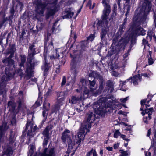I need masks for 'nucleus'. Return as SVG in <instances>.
I'll return each instance as SVG.
<instances>
[{
  "instance_id": "nucleus-47",
  "label": "nucleus",
  "mask_w": 156,
  "mask_h": 156,
  "mask_svg": "<svg viewBox=\"0 0 156 156\" xmlns=\"http://www.w3.org/2000/svg\"><path fill=\"white\" fill-rule=\"evenodd\" d=\"M56 54H57V53ZM59 55L58 54V55H56L55 56L54 55L51 56H50V59H55L56 58H59Z\"/></svg>"
},
{
  "instance_id": "nucleus-48",
  "label": "nucleus",
  "mask_w": 156,
  "mask_h": 156,
  "mask_svg": "<svg viewBox=\"0 0 156 156\" xmlns=\"http://www.w3.org/2000/svg\"><path fill=\"white\" fill-rule=\"evenodd\" d=\"M122 154L119 156H127L128 154L126 151H123L121 152Z\"/></svg>"
},
{
  "instance_id": "nucleus-14",
  "label": "nucleus",
  "mask_w": 156,
  "mask_h": 156,
  "mask_svg": "<svg viewBox=\"0 0 156 156\" xmlns=\"http://www.w3.org/2000/svg\"><path fill=\"white\" fill-rule=\"evenodd\" d=\"M135 33L136 35H144L146 34L145 30L140 27H138Z\"/></svg>"
},
{
  "instance_id": "nucleus-20",
  "label": "nucleus",
  "mask_w": 156,
  "mask_h": 156,
  "mask_svg": "<svg viewBox=\"0 0 156 156\" xmlns=\"http://www.w3.org/2000/svg\"><path fill=\"white\" fill-rule=\"evenodd\" d=\"M26 72L27 75V79H29L31 77L32 73V70L31 69H30L27 68V69Z\"/></svg>"
},
{
  "instance_id": "nucleus-25",
  "label": "nucleus",
  "mask_w": 156,
  "mask_h": 156,
  "mask_svg": "<svg viewBox=\"0 0 156 156\" xmlns=\"http://www.w3.org/2000/svg\"><path fill=\"white\" fill-rule=\"evenodd\" d=\"M49 129L48 126H47L43 132V134L45 136L47 137L49 135Z\"/></svg>"
},
{
  "instance_id": "nucleus-11",
  "label": "nucleus",
  "mask_w": 156,
  "mask_h": 156,
  "mask_svg": "<svg viewBox=\"0 0 156 156\" xmlns=\"http://www.w3.org/2000/svg\"><path fill=\"white\" fill-rule=\"evenodd\" d=\"M145 6L144 8V11L146 13L148 12L151 9V2L149 0L146 1L144 3L143 6Z\"/></svg>"
},
{
  "instance_id": "nucleus-26",
  "label": "nucleus",
  "mask_w": 156,
  "mask_h": 156,
  "mask_svg": "<svg viewBox=\"0 0 156 156\" xmlns=\"http://www.w3.org/2000/svg\"><path fill=\"white\" fill-rule=\"evenodd\" d=\"M150 150L153 151L154 154H156V144H151L150 148Z\"/></svg>"
},
{
  "instance_id": "nucleus-9",
  "label": "nucleus",
  "mask_w": 156,
  "mask_h": 156,
  "mask_svg": "<svg viewBox=\"0 0 156 156\" xmlns=\"http://www.w3.org/2000/svg\"><path fill=\"white\" fill-rule=\"evenodd\" d=\"M37 7V9L36 11L37 13L41 16L43 15L44 9L45 7V5L41 4L39 2H35Z\"/></svg>"
},
{
  "instance_id": "nucleus-46",
  "label": "nucleus",
  "mask_w": 156,
  "mask_h": 156,
  "mask_svg": "<svg viewBox=\"0 0 156 156\" xmlns=\"http://www.w3.org/2000/svg\"><path fill=\"white\" fill-rule=\"evenodd\" d=\"M66 82V80L65 77L63 76L62 78V86L64 85Z\"/></svg>"
},
{
  "instance_id": "nucleus-30",
  "label": "nucleus",
  "mask_w": 156,
  "mask_h": 156,
  "mask_svg": "<svg viewBox=\"0 0 156 156\" xmlns=\"http://www.w3.org/2000/svg\"><path fill=\"white\" fill-rule=\"evenodd\" d=\"M63 96H65L64 93L63 92H60L57 93V98H61Z\"/></svg>"
},
{
  "instance_id": "nucleus-24",
  "label": "nucleus",
  "mask_w": 156,
  "mask_h": 156,
  "mask_svg": "<svg viewBox=\"0 0 156 156\" xmlns=\"http://www.w3.org/2000/svg\"><path fill=\"white\" fill-rule=\"evenodd\" d=\"M21 59V63L20 65V66H23V64L26 61V57L24 55H21L20 56Z\"/></svg>"
},
{
  "instance_id": "nucleus-49",
  "label": "nucleus",
  "mask_w": 156,
  "mask_h": 156,
  "mask_svg": "<svg viewBox=\"0 0 156 156\" xmlns=\"http://www.w3.org/2000/svg\"><path fill=\"white\" fill-rule=\"evenodd\" d=\"M48 143V141L47 139H44L43 143V146L44 147L47 145Z\"/></svg>"
},
{
  "instance_id": "nucleus-55",
  "label": "nucleus",
  "mask_w": 156,
  "mask_h": 156,
  "mask_svg": "<svg viewBox=\"0 0 156 156\" xmlns=\"http://www.w3.org/2000/svg\"><path fill=\"white\" fill-rule=\"evenodd\" d=\"M16 122V120L15 119H12V120L11 121V123L13 125L15 124Z\"/></svg>"
},
{
  "instance_id": "nucleus-36",
  "label": "nucleus",
  "mask_w": 156,
  "mask_h": 156,
  "mask_svg": "<svg viewBox=\"0 0 156 156\" xmlns=\"http://www.w3.org/2000/svg\"><path fill=\"white\" fill-rule=\"evenodd\" d=\"M23 103L24 101L23 99H20V100L18 101V103L19 104V108H20L22 106V105L23 104Z\"/></svg>"
},
{
  "instance_id": "nucleus-18",
  "label": "nucleus",
  "mask_w": 156,
  "mask_h": 156,
  "mask_svg": "<svg viewBox=\"0 0 156 156\" xmlns=\"http://www.w3.org/2000/svg\"><path fill=\"white\" fill-rule=\"evenodd\" d=\"M86 156H98V154L95 149L92 148L87 153Z\"/></svg>"
},
{
  "instance_id": "nucleus-31",
  "label": "nucleus",
  "mask_w": 156,
  "mask_h": 156,
  "mask_svg": "<svg viewBox=\"0 0 156 156\" xmlns=\"http://www.w3.org/2000/svg\"><path fill=\"white\" fill-rule=\"evenodd\" d=\"M95 37L94 34H91L87 38V40L91 41L94 39Z\"/></svg>"
},
{
  "instance_id": "nucleus-60",
  "label": "nucleus",
  "mask_w": 156,
  "mask_h": 156,
  "mask_svg": "<svg viewBox=\"0 0 156 156\" xmlns=\"http://www.w3.org/2000/svg\"><path fill=\"white\" fill-rule=\"evenodd\" d=\"M145 155L146 156H150L151 155V153L150 152H145Z\"/></svg>"
},
{
  "instance_id": "nucleus-6",
  "label": "nucleus",
  "mask_w": 156,
  "mask_h": 156,
  "mask_svg": "<svg viewBox=\"0 0 156 156\" xmlns=\"http://www.w3.org/2000/svg\"><path fill=\"white\" fill-rule=\"evenodd\" d=\"M59 9V6L58 5H55L48 9L46 14V16L47 17L53 15Z\"/></svg>"
},
{
  "instance_id": "nucleus-29",
  "label": "nucleus",
  "mask_w": 156,
  "mask_h": 156,
  "mask_svg": "<svg viewBox=\"0 0 156 156\" xmlns=\"http://www.w3.org/2000/svg\"><path fill=\"white\" fill-rule=\"evenodd\" d=\"M106 30H105L103 29H102V30L101 33V39L103 38L105 36V35H106Z\"/></svg>"
},
{
  "instance_id": "nucleus-41",
  "label": "nucleus",
  "mask_w": 156,
  "mask_h": 156,
  "mask_svg": "<svg viewBox=\"0 0 156 156\" xmlns=\"http://www.w3.org/2000/svg\"><path fill=\"white\" fill-rule=\"evenodd\" d=\"M154 61L151 57H150L148 59V63L149 65H151L153 64Z\"/></svg>"
},
{
  "instance_id": "nucleus-63",
  "label": "nucleus",
  "mask_w": 156,
  "mask_h": 156,
  "mask_svg": "<svg viewBox=\"0 0 156 156\" xmlns=\"http://www.w3.org/2000/svg\"><path fill=\"white\" fill-rule=\"evenodd\" d=\"M31 81L36 83L37 81V80L36 79H31Z\"/></svg>"
},
{
  "instance_id": "nucleus-35",
  "label": "nucleus",
  "mask_w": 156,
  "mask_h": 156,
  "mask_svg": "<svg viewBox=\"0 0 156 156\" xmlns=\"http://www.w3.org/2000/svg\"><path fill=\"white\" fill-rule=\"evenodd\" d=\"M101 108H99V109H98H98H96L95 110V112L96 114H101L102 113V112H104L101 109Z\"/></svg>"
},
{
  "instance_id": "nucleus-62",
  "label": "nucleus",
  "mask_w": 156,
  "mask_h": 156,
  "mask_svg": "<svg viewBox=\"0 0 156 156\" xmlns=\"http://www.w3.org/2000/svg\"><path fill=\"white\" fill-rule=\"evenodd\" d=\"M22 92L20 91L19 92V93L18 94V95L20 96V97H21L22 98Z\"/></svg>"
},
{
  "instance_id": "nucleus-28",
  "label": "nucleus",
  "mask_w": 156,
  "mask_h": 156,
  "mask_svg": "<svg viewBox=\"0 0 156 156\" xmlns=\"http://www.w3.org/2000/svg\"><path fill=\"white\" fill-rule=\"evenodd\" d=\"M65 96H63L61 98H57V103L58 104H61L62 102L64 101L65 99Z\"/></svg>"
},
{
  "instance_id": "nucleus-13",
  "label": "nucleus",
  "mask_w": 156,
  "mask_h": 156,
  "mask_svg": "<svg viewBox=\"0 0 156 156\" xmlns=\"http://www.w3.org/2000/svg\"><path fill=\"white\" fill-rule=\"evenodd\" d=\"M50 104L49 103L44 102L43 103L44 110L43 112V115L44 117H46V111H48L49 109Z\"/></svg>"
},
{
  "instance_id": "nucleus-4",
  "label": "nucleus",
  "mask_w": 156,
  "mask_h": 156,
  "mask_svg": "<svg viewBox=\"0 0 156 156\" xmlns=\"http://www.w3.org/2000/svg\"><path fill=\"white\" fill-rule=\"evenodd\" d=\"M153 111V108H152L149 109H146L145 111L142 112V114L144 116L143 121L145 123L147 124L148 121L151 119V115Z\"/></svg>"
},
{
  "instance_id": "nucleus-10",
  "label": "nucleus",
  "mask_w": 156,
  "mask_h": 156,
  "mask_svg": "<svg viewBox=\"0 0 156 156\" xmlns=\"http://www.w3.org/2000/svg\"><path fill=\"white\" fill-rule=\"evenodd\" d=\"M146 17H144L143 18H141V17L140 16V15H136L135 14L133 19V20L135 23L137 22H139L141 24L143 23L144 21L146 20Z\"/></svg>"
},
{
  "instance_id": "nucleus-12",
  "label": "nucleus",
  "mask_w": 156,
  "mask_h": 156,
  "mask_svg": "<svg viewBox=\"0 0 156 156\" xmlns=\"http://www.w3.org/2000/svg\"><path fill=\"white\" fill-rule=\"evenodd\" d=\"M122 63H118L115 62L112 64L111 66V69L112 70H113L118 69L121 67H124L126 65L125 63H124L122 65H121Z\"/></svg>"
},
{
  "instance_id": "nucleus-33",
  "label": "nucleus",
  "mask_w": 156,
  "mask_h": 156,
  "mask_svg": "<svg viewBox=\"0 0 156 156\" xmlns=\"http://www.w3.org/2000/svg\"><path fill=\"white\" fill-rule=\"evenodd\" d=\"M46 0H37L36 2H39L41 3V4L43 5H46V4H47V3H46Z\"/></svg>"
},
{
  "instance_id": "nucleus-50",
  "label": "nucleus",
  "mask_w": 156,
  "mask_h": 156,
  "mask_svg": "<svg viewBox=\"0 0 156 156\" xmlns=\"http://www.w3.org/2000/svg\"><path fill=\"white\" fill-rule=\"evenodd\" d=\"M89 82L90 85L92 87H93L95 84V82L94 80L92 81L89 80Z\"/></svg>"
},
{
  "instance_id": "nucleus-32",
  "label": "nucleus",
  "mask_w": 156,
  "mask_h": 156,
  "mask_svg": "<svg viewBox=\"0 0 156 156\" xmlns=\"http://www.w3.org/2000/svg\"><path fill=\"white\" fill-rule=\"evenodd\" d=\"M156 131H154V138H153V143H152L151 144H156Z\"/></svg>"
},
{
  "instance_id": "nucleus-45",
  "label": "nucleus",
  "mask_w": 156,
  "mask_h": 156,
  "mask_svg": "<svg viewBox=\"0 0 156 156\" xmlns=\"http://www.w3.org/2000/svg\"><path fill=\"white\" fill-rule=\"evenodd\" d=\"M40 105L41 104L40 102L38 101H37L34 105L33 106L34 107H37L40 106Z\"/></svg>"
},
{
  "instance_id": "nucleus-17",
  "label": "nucleus",
  "mask_w": 156,
  "mask_h": 156,
  "mask_svg": "<svg viewBox=\"0 0 156 156\" xmlns=\"http://www.w3.org/2000/svg\"><path fill=\"white\" fill-rule=\"evenodd\" d=\"M32 126L31 125L30 122H27V126L26 127V129H29L28 132V135L30 136H33L34 134L32 133Z\"/></svg>"
},
{
  "instance_id": "nucleus-22",
  "label": "nucleus",
  "mask_w": 156,
  "mask_h": 156,
  "mask_svg": "<svg viewBox=\"0 0 156 156\" xmlns=\"http://www.w3.org/2000/svg\"><path fill=\"white\" fill-rule=\"evenodd\" d=\"M52 94V87L50 89H48V91L45 94V96L48 97L49 96L51 95Z\"/></svg>"
},
{
  "instance_id": "nucleus-1",
  "label": "nucleus",
  "mask_w": 156,
  "mask_h": 156,
  "mask_svg": "<svg viewBox=\"0 0 156 156\" xmlns=\"http://www.w3.org/2000/svg\"><path fill=\"white\" fill-rule=\"evenodd\" d=\"M73 133L70 132L69 130L66 129L62 133L61 139L64 143L66 142L68 144V147L72 148L73 146L76 144L80 145V143L85 136L84 131L80 129L78 133L77 136L75 135L73 136L72 140L70 137V136H73Z\"/></svg>"
},
{
  "instance_id": "nucleus-27",
  "label": "nucleus",
  "mask_w": 156,
  "mask_h": 156,
  "mask_svg": "<svg viewBox=\"0 0 156 156\" xmlns=\"http://www.w3.org/2000/svg\"><path fill=\"white\" fill-rule=\"evenodd\" d=\"M121 134L119 130H116L114 132V137L115 138H117L119 136H120Z\"/></svg>"
},
{
  "instance_id": "nucleus-5",
  "label": "nucleus",
  "mask_w": 156,
  "mask_h": 156,
  "mask_svg": "<svg viewBox=\"0 0 156 156\" xmlns=\"http://www.w3.org/2000/svg\"><path fill=\"white\" fill-rule=\"evenodd\" d=\"M103 85L102 83L101 82L99 88V90L97 91L96 92H94L95 90H96L97 88H93L90 87L89 91L88 89L85 88L84 89V93L86 94H87L88 93L91 92L94 95L97 96L98 94L100 93L101 91L103 90Z\"/></svg>"
},
{
  "instance_id": "nucleus-52",
  "label": "nucleus",
  "mask_w": 156,
  "mask_h": 156,
  "mask_svg": "<svg viewBox=\"0 0 156 156\" xmlns=\"http://www.w3.org/2000/svg\"><path fill=\"white\" fill-rule=\"evenodd\" d=\"M112 74L113 75L115 76H117L119 75V74L118 73L113 71L112 72Z\"/></svg>"
},
{
  "instance_id": "nucleus-40",
  "label": "nucleus",
  "mask_w": 156,
  "mask_h": 156,
  "mask_svg": "<svg viewBox=\"0 0 156 156\" xmlns=\"http://www.w3.org/2000/svg\"><path fill=\"white\" fill-rule=\"evenodd\" d=\"M142 44L144 45V49L145 48L146 45L148 46V42L146 41L145 39H143L142 40Z\"/></svg>"
},
{
  "instance_id": "nucleus-7",
  "label": "nucleus",
  "mask_w": 156,
  "mask_h": 156,
  "mask_svg": "<svg viewBox=\"0 0 156 156\" xmlns=\"http://www.w3.org/2000/svg\"><path fill=\"white\" fill-rule=\"evenodd\" d=\"M55 154L53 148L44 149L43 153L40 154L38 156H55Z\"/></svg>"
},
{
  "instance_id": "nucleus-53",
  "label": "nucleus",
  "mask_w": 156,
  "mask_h": 156,
  "mask_svg": "<svg viewBox=\"0 0 156 156\" xmlns=\"http://www.w3.org/2000/svg\"><path fill=\"white\" fill-rule=\"evenodd\" d=\"M12 153V150L9 151L8 150L7 151L6 154L8 155H10Z\"/></svg>"
},
{
  "instance_id": "nucleus-8",
  "label": "nucleus",
  "mask_w": 156,
  "mask_h": 156,
  "mask_svg": "<svg viewBox=\"0 0 156 156\" xmlns=\"http://www.w3.org/2000/svg\"><path fill=\"white\" fill-rule=\"evenodd\" d=\"M74 12L71 9H67L63 15V19L71 18L74 15Z\"/></svg>"
},
{
  "instance_id": "nucleus-37",
  "label": "nucleus",
  "mask_w": 156,
  "mask_h": 156,
  "mask_svg": "<svg viewBox=\"0 0 156 156\" xmlns=\"http://www.w3.org/2000/svg\"><path fill=\"white\" fill-rule=\"evenodd\" d=\"M129 97H127L124 98H122L120 99L121 102L122 103H125L128 99Z\"/></svg>"
},
{
  "instance_id": "nucleus-38",
  "label": "nucleus",
  "mask_w": 156,
  "mask_h": 156,
  "mask_svg": "<svg viewBox=\"0 0 156 156\" xmlns=\"http://www.w3.org/2000/svg\"><path fill=\"white\" fill-rule=\"evenodd\" d=\"M47 41H48V42H49V45H48V47H49L50 48L52 46L53 47V43L52 41L53 39H51L49 41L48 39H47Z\"/></svg>"
},
{
  "instance_id": "nucleus-56",
  "label": "nucleus",
  "mask_w": 156,
  "mask_h": 156,
  "mask_svg": "<svg viewBox=\"0 0 156 156\" xmlns=\"http://www.w3.org/2000/svg\"><path fill=\"white\" fill-rule=\"evenodd\" d=\"M106 149L107 150H108V151H112L113 150V148L112 147H106Z\"/></svg>"
},
{
  "instance_id": "nucleus-54",
  "label": "nucleus",
  "mask_w": 156,
  "mask_h": 156,
  "mask_svg": "<svg viewBox=\"0 0 156 156\" xmlns=\"http://www.w3.org/2000/svg\"><path fill=\"white\" fill-rule=\"evenodd\" d=\"M119 145V144L118 143L115 144L114 145V148L115 149H117L118 148Z\"/></svg>"
},
{
  "instance_id": "nucleus-64",
  "label": "nucleus",
  "mask_w": 156,
  "mask_h": 156,
  "mask_svg": "<svg viewBox=\"0 0 156 156\" xmlns=\"http://www.w3.org/2000/svg\"><path fill=\"white\" fill-rule=\"evenodd\" d=\"M100 154L102 156L103 154V150H101L100 151Z\"/></svg>"
},
{
  "instance_id": "nucleus-39",
  "label": "nucleus",
  "mask_w": 156,
  "mask_h": 156,
  "mask_svg": "<svg viewBox=\"0 0 156 156\" xmlns=\"http://www.w3.org/2000/svg\"><path fill=\"white\" fill-rule=\"evenodd\" d=\"M91 0H89L87 5V6L90 9H93V7H92L91 6Z\"/></svg>"
},
{
  "instance_id": "nucleus-51",
  "label": "nucleus",
  "mask_w": 156,
  "mask_h": 156,
  "mask_svg": "<svg viewBox=\"0 0 156 156\" xmlns=\"http://www.w3.org/2000/svg\"><path fill=\"white\" fill-rule=\"evenodd\" d=\"M154 23L155 24V26L156 27V10L154 12Z\"/></svg>"
},
{
  "instance_id": "nucleus-42",
  "label": "nucleus",
  "mask_w": 156,
  "mask_h": 156,
  "mask_svg": "<svg viewBox=\"0 0 156 156\" xmlns=\"http://www.w3.org/2000/svg\"><path fill=\"white\" fill-rule=\"evenodd\" d=\"M146 103V101L145 100H142L141 101V104L142 105V106L140 108V110L143 111V106H144V105H145V103Z\"/></svg>"
},
{
  "instance_id": "nucleus-3",
  "label": "nucleus",
  "mask_w": 156,
  "mask_h": 156,
  "mask_svg": "<svg viewBox=\"0 0 156 156\" xmlns=\"http://www.w3.org/2000/svg\"><path fill=\"white\" fill-rule=\"evenodd\" d=\"M102 2L104 7L102 16V18L104 21L106 19L107 17L109 14L111 9L110 7L108 4L109 0H102Z\"/></svg>"
},
{
  "instance_id": "nucleus-34",
  "label": "nucleus",
  "mask_w": 156,
  "mask_h": 156,
  "mask_svg": "<svg viewBox=\"0 0 156 156\" xmlns=\"http://www.w3.org/2000/svg\"><path fill=\"white\" fill-rule=\"evenodd\" d=\"M12 103V102L11 101H9L8 102V106L9 107V108L10 109H11V108H12V111H13L15 108V107H14V106L13 107L11 105Z\"/></svg>"
},
{
  "instance_id": "nucleus-2",
  "label": "nucleus",
  "mask_w": 156,
  "mask_h": 156,
  "mask_svg": "<svg viewBox=\"0 0 156 156\" xmlns=\"http://www.w3.org/2000/svg\"><path fill=\"white\" fill-rule=\"evenodd\" d=\"M87 122H83L82 126L80 128V129L84 130V133L86 131V134L88 132L87 128H90L91 127V124L95 120V115L91 112H89L87 115Z\"/></svg>"
},
{
  "instance_id": "nucleus-59",
  "label": "nucleus",
  "mask_w": 156,
  "mask_h": 156,
  "mask_svg": "<svg viewBox=\"0 0 156 156\" xmlns=\"http://www.w3.org/2000/svg\"><path fill=\"white\" fill-rule=\"evenodd\" d=\"M74 80H73V81L72 82H68L67 83V85H73V83H74Z\"/></svg>"
},
{
  "instance_id": "nucleus-23",
  "label": "nucleus",
  "mask_w": 156,
  "mask_h": 156,
  "mask_svg": "<svg viewBox=\"0 0 156 156\" xmlns=\"http://www.w3.org/2000/svg\"><path fill=\"white\" fill-rule=\"evenodd\" d=\"M153 73L150 71H149L147 73H143L141 74V75L144 77L147 78H149L150 76L152 75Z\"/></svg>"
},
{
  "instance_id": "nucleus-44",
  "label": "nucleus",
  "mask_w": 156,
  "mask_h": 156,
  "mask_svg": "<svg viewBox=\"0 0 156 156\" xmlns=\"http://www.w3.org/2000/svg\"><path fill=\"white\" fill-rule=\"evenodd\" d=\"M14 61L11 59H10L9 61H8V64L10 66H14Z\"/></svg>"
},
{
  "instance_id": "nucleus-61",
  "label": "nucleus",
  "mask_w": 156,
  "mask_h": 156,
  "mask_svg": "<svg viewBox=\"0 0 156 156\" xmlns=\"http://www.w3.org/2000/svg\"><path fill=\"white\" fill-rule=\"evenodd\" d=\"M124 112L122 111H120L118 112V114H123L124 115Z\"/></svg>"
},
{
  "instance_id": "nucleus-19",
  "label": "nucleus",
  "mask_w": 156,
  "mask_h": 156,
  "mask_svg": "<svg viewBox=\"0 0 156 156\" xmlns=\"http://www.w3.org/2000/svg\"><path fill=\"white\" fill-rule=\"evenodd\" d=\"M131 78H130L129 79L125 81H121L120 82L119 86L120 87H121L120 88V90H121L124 91H126V90L124 89V87H125V84L126 82H128L129 80H131Z\"/></svg>"
},
{
  "instance_id": "nucleus-57",
  "label": "nucleus",
  "mask_w": 156,
  "mask_h": 156,
  "mask_svg": "<svg viewBox=\"0 0 156 156\" xmlns=\"http://www.w3.org/2000/svg\"><path fill=\"white\" fill-rule=\"evenodd\" d=\"M44 59H45V64H44V68L43 67V66H42V69H44V68L45 69V70H46L47 69V64L46 63V57H45L44 58Z\"/></svg>"
},
{
  "instance_id": "nucleus-43",
  "label": "nucleus",
  "mask_w": 156,
  "mask_h": 156,
  "mask_svg": "<svg viewBox=\"0 0 156 156\" xmlns=\"http://www.w3.org/2000/svg\"><path fill=\"white\" fill-rule=\"evenodd\" d=\"M120 137L121 138H122L124 140L126 141H128L129 140V139L126 138V136L125 135L121 134L120 135Z\"/></svg>"
},
{
  "instance_id": "nucleus-21",
  "label": "nucleus",
  "mask_w": 156,
  "mask_h": 156,
  "mask_svg": "<svg viewBox=\"0 0 156 156\" xmlns=\"http://www.w3.org/2000/svg\"><path fill=\"white\" fill-rule=\"evenodd\" d=\"M128 43V41L125 39L122 38L119 41V44L122 47L126 45Z\"/></svg>"
},
{
  "instance_id": "nucleus-58",
  "label": "nucleus",
  "mask_w": 156,
  "mask_h": 156,
  "mask_svg": "<svg viewBox=\"0 0 156 156\" xmlns=\"http://www.w3.org/2000/svg\"><path fill=\"white\" fill-rule=\"evenodd\" d=\"M151 132V129H150L148 130V131L147 133V136H149Z\"/></svg>"
},
{
  "instance_id": "nucleus-16",
  "label": "nucleus",
  "mask_w": 156,
  "mask_h": 156,
  "mask_svg": "<svg viewBox=\"0 0 156 156\" xmlns=\"http://www.w3.org/2000/svg\"><path fill=\"white\" fill-rule=\"evenodd\" d=\"M141 78L140 75H137L134 76L133 77V80L134 84L136 85L138 84V83L141 80Z\"/></svg>"
},
{
  "instance_id": "nucleus-15",
  "label": "nucleus",
  "mask_w": 156,
  "mask_h": 156,
  "mask_svg": "<svg viewBox=\"0 0 156 156\" xmlns=\"http://www.w3.org/2000/svg\"><path fill=\"white\" fill-rule=\"evenodd\" d=\"M82 99L81 97L79 98L74 96H73L69 99V102L71 104H76Z\"/></svg>"
}]
</instances>
